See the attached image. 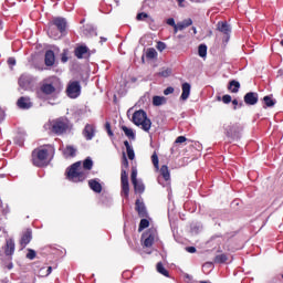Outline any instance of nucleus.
I'll return each mask as SVG.
<instances>
[{"label":"nucleus","mask_w":283,"mask_h":283,"mask_svg":"<svg viewBox=\"0 0 283 283\" xmlns=\"http://www.w3.org/2000/svg\"><path fill=\"white\" fill-rule=\"evenodd\" d=\"M0 30H3V22L0 20Z\"/></svg>","instance_id":"obj_62"},{"label":"nucleus","mask_w":283,"mask_h":283,"mask_svg":"<svg viewBox=\"0 0 283 283\" xmlns=\"http://www.w3.org/2000/svg\"><path fill=\"white\" fill-rule=\"evenodd\" d=\"M232 105H234L233 109H238V99H233Z\"/></svg>","instance_id":"obj_57"},{"label":"nucleus","mask_w":283,"mask_h":283,"mask_svg":"<svg viewBox=\"0 0 283 283\" xmlns=\"http://www.w3.org/2000/svg\"><path fill=\"white\" fill-rule=\"evenodd\" d=\"M198 54L201 59H205L207 56V46H206V44H200L199 45Z\"/></svg>","instance_id":"obj_32"},{"label":"nucleus","mask_w":283,"mask_h":283,"mask_svg":"<svg viewBox=\"0 0 283 283\" xmlns=\"http://www.w3.org/2000/svg\"><path fill=\"white\" fill-rule=\"evenodd\" d=\"M186 251L188 253H196V247H188V248H186Z\"/></svg>","instance_id":"obj_52"},{"label":"nucleus","mask_w":283,"mask_h":283,"mask_svg":"<svg viewBox=\"0 0 283 283\" xmlns=\"http://www.w3.org/2000/svg\"><path fill=\"white\" fill-rule=\"evenodd\" d=\"M40 92H41V94H43V96L56 97V94H59V92L56 91V86H54V83H52L51 80H45L41 84Z\"/></svg>","instance_id":"obj_7"},{"label":"nucleus","mask_w":283,"mask_h":283,"mask_svg":"<svg viewBox=\"0 0 283 283\" xmlns=\"http://www.w3.org/2000/svg\"><path fill=\"white\" fill-rule=\"evenodd\" d=\"M52 25H55L57 28L59 32L63 34L65 30L67 29V20L65 18L56 17L53 18L51 25L49 27L48 34L51 39H59V34L54 33V29Z\"/></svg>","instance_id":"obj_4"},{"label":"nucleus","mask_w":283,"mask_h":283,"mask_svg":"<svg viewBox=\"0 0 283 283\" xmlns=\"http://www.w3.org/2000/svg\"><path fill=\"white\" fill-rule=\"evenodd\" d=\"M227 260H229V258L227 256V254H218V255L214 258L216 264H224V262H227Z\"/></svg>","instance_id":"obj_30"},{"label":"nucleus","mask_w":283,"mask_h":283,"mask_svg":"<svg viewBox=\"0 0 283 283\" xmlns=\"http://www.w3.org/2000/svg\"><path fill=\"white\" fill-rule=\"evenodd\" d=\"M165 103H167V98H165V96H154L153 97V105H155V107H160V105H165Z\"/></svg>","instance_id":"obj_26"},{"label":"nucleus","mask_w":283,"mask_h":283,"mask_svg":"<svg viewBox=\"0 0 283 283\" xmlns=\"http://www.w3.org/2000/svg\"><path fill=\"white\" fill-rule=\"evenodd\" d=\"M82 134L85 140H92L96 136V126L94 124H86Z\"/></svg>","instance_id":"obj_11"},{"label":"nucleus","mask_w":283,"mask_h":283,"mask_svg":"<svg viewBox=\"0 0 283 283\" xmlns=\"http://www.w3.org/2000/svg\"><path fill=\"white\" fill-rule=\"evenodd\" d=\"M88 187L95 193H101V191H103V186L101 185V181L98 179L88 180Z\"/></svg>","instance_id":"obj_16"},{"label":"nucleus","mask_w":283,"mask_h":283,"mask_svg":"<svg viewBox=\"0 0 283 283\" xmlns=\"http://www.w3.org/2000/svg\"><path fill=\"white\" fill-rule=\"evenodd\" d=\"M192 32L193 34H198V30L196 29V27H192Z\"/></svg>","instance_id":"obj_60"},{"label":"nucleus","mask_w":283,"mask_h":283,"mask_svg":"<svg viewBox=\"0 0 283 283\" xmlns=\"http://www.w3.org/2000/svg\"><path fill=\"white\" fill-rule=\"evenodd\" d=\"M174 28V32H175V34H178V31H180V27H179V24L177 23L175 27H172Z\"/></svg>","instance_id":"obj_54"},{"label":"nucleus","mask_w":283,"mask_h":283,"mask_svg":"<svg viewBox=\"0 0 283 283\" xmlns=\"http://www.w3.org/2000/svg\"><path fill=\"white\" fill-rule=\"evenodd\" d=\"M259 95L255 92H249L244 95L243 101L245 105H258Z\"/></svg>","instance_id":"obj_14"},{"label":"nucleus","mask_w":283,"mask_h":283,"mask_svg":"<svg viewBox=\"0 0 283 283\" xmlns=\"http://www.w3.org/2000/svg\"><path fill=\"white\" fill-rule=\"evenodd\" d=\"M182 93L180 96L181 101H187V98H189L190 94H191V84L189 83H184L181 86Z\"/></svg>","instance_id":"obj_18"},{"label":"nucleus","mask_w":283,"mask_h":283,"mask_svg":"<svg viewBox=\"0 0 283 283\" xmlns=\"http://www.w3.org/2000/svg\"><path fill=\"white\" fill-rule=\"evenodd\" d=\"M74 55L76 59H90L92 56V53H90V48L86 45H80L75 48Z\"/></svg>","instance_id":"obj_10"},{"label":"nucleus","mask_w":283,"mask_h":283,"mask_svg":"<svg viewBox=\"0 0 283 283\" xmlns=\"http://www.w3.org/2000/svg\"><path fill=\"white\" fill-rule=\"evenodd\" d=\"M122 193L125 198L129 196V184H122Z\"/></svg>","instance_id":"obj_35"},{"label":"nucleus","mask_w":283,"mask_h":283,"mask_svg":"<svg viewBox=\"0 0 283 283\" xmlns=\"http://www.w3.org/2000/svg\"><path fill=\"white\" fill-rule=\"evenodd\" d=\"M222 102H223L226 105H229V103H231V95H223V96H222Z\"/></svg>","instance_id":"obj_47"},{"label":"nucleus","mask_w":283,"mask_h":283,"mask_svg":"<svg viewBox=\"0 0 283 283\" xmlns=\"http://www.w3.org/2000/svg\"><path fill=\"white\" fill-rule=\"evenodd\" d=\"M142 240H144V247L149 249V247L154 245V240H156V231L154 229H149L142 235Z\"/></svg>","instance_id":"obj_9"},{"label":"nucleus","mask_w":283,"mask_h":283,"mask_svg":"<svg viewBox=\"0 0 283 283\" xmlns=\"http://www.w3.org/2000/svg\"><path fill=\"white\" fill-rule=\"evenodd\" d=\"M164 94L165 96H169V94H174V87L168 86L167 88H165Z\"/></svg>","instance_id":"obj_48"},{"label":"nucleus","mask_w":283,"mask_h":283,"mask_svg":"<svg viewBox=\"0 0 283 283\" xmlns=\"http://www.w3.org/2000/svg\"><path fill=\"white\" fill-rule=\"evenodd\" d=\"M160 176H163L164 180L168 181L171 179V175L169 174V167L166 165L161 166L160 168Z\"/></svg>","instance_id":"obj_27"},{"label":"nucleus","mask_w":283,"mask_h":283,"mask_svg":"<svg viewBox=\"0 0 283 283\" xmlns=\"http://www.w3.org/2000/svg\"><path fill=\"white\" fill-rule=\"evenodd\" d=\"M202 269H203V270H205V269H213V263L207 262V263L203 264Z\"/></svg>","instance_id":"obj_51"},{"label":"nucleus","mask_w":283,"mask_h":283,"mask_svg":"<svg viewBox=\"0 0 283 283\" xmlns=\"http://www.w3.org/2000/svg\"><path fill=\"white\" fill-rule=\"evenodd\" d=\"M52 273V266H49L48 270H46V276L50 275Z\"/></svg>","instance_id":"obj_58"},{"label":"nucleus","mask_w":283,"mask_h":283,"mask_svg":"<svg viewBox=\"0 0 283 283\" xmlns=\"http://www.w3.org/2000/svg\"><path fill=\"white\" fill-rule=\"evenodd\" d=\"M228 90L232 92V94H238L240 92V82L232 80L229 83Z\"/></svg>","instance_id":"obj_21"},{"label":"nucleus","mask_w":283,"mask_h":283,"mask_svg":"<svg viewBox=\"0 0 283 283\" xmlns=\"http://www.w3.org/2000/svg\"><path fill=\"white\" fill-rule=\"evenodd\" d=\"M70 125L67 124V118H57L51 123V129L53 134L61 136V134H65L67 132Z\"/></svg>","instance_id":"obj_5"},{"label":"nucleus","mask_w":283,"mask_h":283,"mask_svg":"<svg viewBox=\"0 0 283 283\" xmlns=\"http://www.w3.org/2000/svg\"><path fill=\"white\" fill-rule=\"evenodd\" d=\"M224 134L228 138L235 140L240 138V132H242V127L239 124H224L223 125Z\"/></svg>","instance_id":"obj_6"},{"label":"nucleus","mask_w":283,"mask_h":283,"mask_svg":"<svg viewBox=\"0 0 283 283\" xmlns=\"http://www.w3.org/2000/svg\"><path fill=\"white\" fill-rule=\"evenodd\" d=\"M50 154H54V147L43 146L32 151V163L34 167H46Z\"/></svg>","instance_id":"obj_2"},{"label":"nucleus","mask_w":283,"mask_h":283,"mask_svg":"<svg viewBox=\"0 0 283 283\" xmlns=\"http://www.w3.org/2000/svg\"><path fill=\"white\" fill-rule=\"evenodd\" d=\"M133 186L135 193H145V184H143V181H134Z\"/></svg>","instance_id":"obj_23"},{"label":"nucleus","mask_w":283,"mask_h":283,"mask_svg":"<svg viewBox=\"0 0 283 283\" xmlns=\"http://www.w3.org/2000/svg\"><path fill=\"white\" fill-rule=\"evenodd\" d=\"M19 85H20V87H25V85H28V77H25V75L20 76Z\"/></svg>","instance_id":"obj_38"},{"label":"nucleus","mask_w":283,"mask_h":283,"mask_svg":"<svg viewBox=\"0 0 283 283\" xmlns=\"http://www.w3.org/2000/svg\"><path fill=\"white\" fill-rule=\"evenodd\" d=\"M61 61L62 63H67V55L63 54Z\"/></svg>","instance_id":"obj_56"},{"label":"nucleus","mask_w":283,"mask_h":283,"mask_svg":"<svg viewBox=\"0 0 283 283\" xmlns=\"http://www.w3.org/2000/svg\"><path fill=\"white\" fill-rule=\"evenodd\" d=\"M158 56V52H156V49L150 48L146 52V59H156Z\"/></svg>","instance_id":"obj_31"},{"label":"nucleus","mask_w":283,"mask_h":283,"mask_svg":"<svg viewBox=\"0 0 283 283\" xmlns=\"http://www.w3.org/2000/svg\"><path fill=\"white\" fill-rule=\"evenodd\" d=\"M138 170H136V169H132V175H130V180H132V182L134 184V182H136V181H138Z\"/></svg>","instance_id":"obj_40"},{"label":"nucleus","mask_w":283,"mask_h":283,"mask_svg":"<svg viewBox=\"0 0 283 283\" xmlns=\"http://www.w3.org/2000/svg\"><path fill=\"white\" fill-rule=\"evenodd\" d=\"M135 211H137L139 218H147V207H145V202L137 199L135 202Z\"/></svg>","instance_id":"obj_13"},{"label":"nucleus","mask_w":283,"mask_h":283,"mask_svg":"<svg viewBox=\"0 0 283 283\" xmlns=\"http://www.w3.org/2000/svg\"><path fill=\"white\" fill-rule=\"evenodd\" d=\"M137 21H145V19H149V14L142 12L137 14Z\"/></svg>","instance_id":"obj_42"},{"label":"nucleus","mask_w":283,"mask_h":283,"mask_svg":"<svg viewBox=\"0 0 283 283\" xmlns=\"http://www.w3.org/2000/svg\"><path fill=\"white\" fill-rule=\"evenodd\" d=\"M239 107H242V103L239 104Z\"/></svg>","instance_id":"obj_64"},{"label":"nucleus","mask_w":283,"mask_h":283,"mask_svg":"<svg viewBox=\"0 0 283 283\" xmlns=\"http://www.w3.org/2000/svg\"><path fill=\"white\" fill-rule=\"evenodd\" d=\"M177 1L179 3L180 8H185V4H182V3H185V0H177Z\"/></svg>","instance_id":"obj_59"},{"label":"nucleus","mask_w":283,"mask_h":283,"mask_svg":"<svg viewBox=\"0 0 283 283\" xmlns=\"http://www.w3.org/2000/svg\"><path fill=\"white\" fill-rule=\"evenodd\" d=\"M179 24V31L182 32V30L193 25V20H191V18H188L181 22H178Z\"/></svg>","instance_id":"obj_25"},{"label":"nucleus","mask_w":283,"mask_h":283,"mask_svg":"<svg viewBox=\"0 0 283 283\" xmlns=\"http://www.w3.org/2000/svg\"><path fill=\"white\" fill-rule=\"evenodd\" d=\"M217 29L219 30V32H222V34H226L227 36L231 34V25H229V23H227L226 21L218 22Z\"/></svg>","instance_id":"obj_17"},{"label":"nucleus","mask_w":283,"mask_h":283,"mask_svg":"<svg viewBox=\"0 0 283 283\" xmlns=\"http://www.w3.org/2000/svg\"><path fill=\"white\" fill-rule=\"evenodd\" d=\"M128 168H129V161L127 160V156L123 154L122 169H125V171H127Z\"/></svg>","instance_id":"obj_37"},{"label":"nucleus","mask_w":283,"mask_h":283,"mask_svg":"<svg viewBox=\"0 0 283 283\" xmlns=\"http://www.w3.org/2000/svg\"><path fill=\"white\" fill-rule=\"evenodd\" d=\"M124 145L126 147V150L132 149V145H129V142L125 140Z\"/></svg>","instance_id":"obj_55"},{"label":"nucleus","mask_w":283,"mask_h":283,"mask_svg":"<svg viewBox=\"0 0 283 283\" xmlns=\"http://www.w3.org/2000/svg\"><path fill=\"white\" fill-rule=\"evenodd\" d=\"M167 24H168V25H171V28H174V27L176 25V20H174V18H169V19L167 20Z\"/></svg>","instance_id":"obj_50"},{"label":"nucleus","mask_w":283,"mask_h":283,"mask_svg":"<svg viewBox=\"0 0 283 283\" xmlns=\"http://www.w3.org/2000/svg\"><path fill=\"white\" fill-rule=\"evenodd\" d=\"M6 118V113L0 107V123Z\"/></svg>","instance_id":"obj_53"},{"label":"nucleus","mask_w":283,"mask_h":283,"mask_svg":"<svg viewBox=\"0 0 283 283\" xmlns=\"http://www.w3.org/2000/svg\"><path fill=\"white\" fill-rule=\"evenodd\" d=\"M151 163H153L155 169L158 170L159 169V165H158L159 160H158V155L156 153H154L151 156Z\"/></svg>","instance_id":"obj_36"},{"label":"nucleus","mask_w":283,"mask_h":283,"mask_svg":"<svg viewBox=\"0 0 283 283\" xmlns=\"http://www.w3.org/2000/svg\"><path fill=\"white\" fill-rule=\"evenodd\" d=\"M122 130L124 132L125 136H127V138L130 140H136V134L134 133V129L127 126H122Z\"/></svg>","instance_id":"obj_22"},{"label":"nucleus","mask_w":283,"mask_h":283,"mask_svg":"<svg viewBox=\"0 0 283 283\" xmlns=\"http://www.w3.org/2000/svg\"><path fill=\"white\" fill-rule=\"evenodd\" d=\"M56 62V56L54 55V51L48 50L44 55V63L46 67H52Z\"/></svg>","instance_id":"obj_15"},{"label":"nucleus","mask_w":283,"mask_h":283,"mask_svg":"<svg viewBox=\"0 0 283 283\" xmlns=\"http://www.w3.org/2000/svg\"><path fill=\"white\" fill-rule=\"evenodd\" d=\"M158 74H159V76L167 78V77L171 76V71H170V69H166V70L159 72Z\"/></svg>","instance_id":"obj_41"},{"label":"nucleus","mask_w":283,"mask_h":283,"mask_svg":"<svg viewBox=\"0 0 283 283\" xmlns=\"http://www.w3.org/2000/svg\"><path fill=\"white\" fill-rule=\"evenodd\" d=\"M8 65H11V67H13V65H17V60L14 57H9Z\"/></svg>","instance_id":"obj_49"},{"label":"nucleus","mask_w":283,"mask_h":283,"mask_svg":"<svg viewBox=\"0 0 283 283\" xmlns=\"http://www.w3.org/2000/svg\"><path fill=\"white\" fill-rule=\"evenodd\" d=\"M29 242H32V229H27L25 232L22 233L20 239V250L23 251Z\"/></svg>","instance_id":"obj_12"},{"label":"nucleus","mask_w":283,"mask_h":283,"mask_svg":"<svg viewBox=\"0 0 283 283\" xmlns=\"http://www.w3.org/2000/svg\"><path fill=\"white\" fill-rule=\"evenodd\" d=\"M133 123L137 127H140L143 132H146L147 134H149V130L151 129V119L147 117V113L143 109L136 111L133 114Z\"/></svg>","instance_id":"obj_3"},{"label":"nucleus","mask_w":283,"mask_h":283,"mask_svg":"<svg viewBox=\"0 0 283 283\" xmlns=\"http://www.w3.org/2000/svg\"><path fill=\"white\" fill-rule=\"evenodd\" d=\"M92 167H94V161L92 157H87L83 161V169L81 170V161L74 163L67 170V178L71 182H83L90 176V171H92Z\"/></svg>","instance_id":"obj_1"},{"label":"nucleus","mask_w":283,"mask_h":283,"mask_svg":"<svg viewBox=\"0 0 283 283\" xmlns=\"http://www.w3.org/2000/svg\"><path fill=\"white\" fill-rule=\"evenodd\" d=\"M14 240L13 239H8L6 243V249L4 253L6 255H14Z\"/></svg>","instance_id":"obj_20"},{"label":"nucleus","mask_w":283,"mask_h":283,"mask_svg":"<svg viewBox=\"0 0 283 283\" xmlns=\"http://www.w3.org/2000/svg\"><path fill=\"white\" fill-rule=\"evenodd\" d=\"M264 104L266 107H274L275 106V99L271 95H266L263 97Z\"/></svg>","instance_id":"obj_28"},{"label":"nucleus","mask_w":283,"mask_h":283,"mask_svg":"<svg viewBox=\"0 0 283 283\" xmlns=\"http://www.w3.org/2000/svg\"><path fill=\"white\" fill-rule=\"evenodd\" d=\"M147 227H149V220L142 219L139 222L138 231H143V230L147 229Z\"/></svg>","instance_id":"obj_33"},{"label":"nucleus","mask_w":283,"mask_h":283,"mask_svg":"<svg viewBox=\"0 0 283 283\" xmlns=\"http://www.w3.org/2000/svg\"><path fill=\"white\" fill-rule=\"evenodd\" d=\"M63 154L65 158H74V156H76V148H74L73 146H67L64 149Z\"/></svg>","instance_id":"obj_24"},{"label":"nucleus","mask_w":283,"mask_h":283,"mask_svg":"<svg viewBox=\"0 0 283 283\" xmlns=\"http://www.w3.org/2000/svg\"><path fill=\"white\" fill-rule=\"evenodd\" d=\"M167 49V44H165V42H158L157 43V50L159 51V52H163L164 50H166Z\"/></svg>","instance_id":"obj_45"},{"label":"nucleus","mask_w":283,"mask_h":283,"mask_svg":"<svg viewBox=\"0 0 283 283\" xmlns=\"http://www.w3.org/2000/svg\"><path fill=\"white\" fill-rule=\"evenodd\" d=\"M27 258L28 260H34V258H36V251L28 249Z\"/></svg>","instance_id":"obj_39"},{"label":"nucleus","mask_w":283,"mask_h":283,"mask_svg":"<svg viewBox=\"0 0 283 283\" xmlns=\"http://www.w3.org/2000/svg\"><path fill=\"white\" fill-rule=\"evenodd\" d=\"M18 107H20V109H30L32 102H30L28 97H20L18 99Z\"/></svg>","instance_id":"obj_19"},{"label":"nucleus","mask_w":283,"mask_h":283,"mask_svg":"<svg viewBox=\"0 0 283 283\" xmlns=\"http://www.w3.org/2000/svg\"><path fill=\"white\" fill-rule=\"evenodd\" d=\"M122 185L129 184V177L127 176V170L122 169Z\"/></svg>","instance_id":"obj_34"},{"label":"nucleus","mask_w":283,"mask_h":283,"mask_svg":"<svg viewBox=\"0 0 283 283\" xmlns=\"http://www.w3.org/2000/svg\"><path fill=\"white\" fill-rule=\"evenodd\" d=\"M127 151V156L129 158V160H134V158H136V154L134 153V148H129Z\"/></svg>","instance_id":"obj_43"},{"label":"nucleus","mask_w":283,"mask_h":283,"mask_svg":"<svg viewBox=\"0 0 283 283\" xmlns=\"http://www.w3.org/2000/svg\"><path fill=\"white\" fill-rule=\"evenodd\" d=\"M157 271L164 275L165 277H169V271H167V269H165V265H163V263H157Z\"/></svg>","instance_id":"obj_29"},{"label":"nucleus","mask_w":283,"mask_h":283,"mask_svg":"<svg viewBox=\"0 0 283 283\" xmlns=\"http://www.w3.org/2000/svg\"><path fill=\"white\" fill-rule=\"evenodd\" d=\"M175 143L178 144V145H181V143H187V137L179 136V137L176 138Z\"/></svg>","instance_id":"obj_46"},{"label":"nucleus","mask_w":283,"mask_h":283,"mask_svg":"<svg viewBox=\"0 0 283 283\" xmlns=\"http://www.w3.org/2000/svg\"><path fill=\"white\" fill-rule=\"evenodd\" d=\"M66 95L69 96V98H78L81 96V82H69L66 86Z\"/></svg>","instance_id":"obj_8"},{"label":"nucleus","mask_w":283,"mask_h":283,"mask_svg":"<svg viewBox=\"0 0 283 283\" xmlns=\"http://www.w3.org/2000/svg\"><path fill=\"white\" fill-rule=\"evenodd\" d=\"M105 129H106L108 136H114V132H112V125L109 124V122H106Z\"/></svg>","instance_id":"obj_44"},{"label":"nucleus","mask_w":283,"mask_h":283,"mask_svg":"<svg viewBox=\"0 0 283 283\" xmlns=\"http://www.w3.org/2000/svg\"><path fill=\"white\" fill-rule=\"evenodd\" d=\"M12 266H13L12 263H10V264L8 265V269L10 270V269H12Z\"/></svg>","instance_id":"obj_63"},{"label":"nucleus","mask_w":283,"mask_h":283,"mask_svg":"<svg viewBox=\"0 0 283 283\" xmlns=\"http://www.w3.org/2000/svg\"><path fill=\"white\" fill-rule=\"evenodd\" d=\"M107 41L106 38H101V43H105Z\"/></svg>","instance_id":"obj_61"}]
</instances>
